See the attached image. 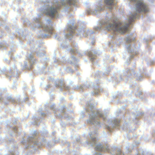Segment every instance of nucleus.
Listing matches in <instances>:
<instances>
[{
  "instance_id": "obj_13",
  "label": "nucleus",
  "mask_w": 155,
  "mask_h": 155,
  "mask_svg": "<svg viewBox=\"0 0 155 155\" xmlns=\"http://www.w3.org/2000/svg\"><path fill=\"white\" fill-rule=\"evenodd\" d=\"M96 118V117H95L94 118V119H95Z\"/></svg>"
},
{
  "instance_id": "obj_1",
  "label": "nucleus",
  "mask_w": 155,
  "mask_h": 155,
  "mask_svg": "<svg viewBox=\"0 0 155 155\" xmlns=\"http://www.w3.org/2000/svg\"><path fill=\"white\" fill-rule=\"evenodd\" d=\"M137 14H135L130 17L129 19V23L124 25L121 23L114 22L113 24H109L107 28L109 30L111 29L115 31H117L121 33H124L127 31L128 28L131 22L134 21L135 18Z\"/></svg>"
},
{
  "instance_id": "obj_15",
  "label": "nucleus",
  "mask_w": 155,
  "mask_h": 155,
  "mask_svg": "<svg viewBox=\"0 0 155 155\" xmlns=\"http://www.w3.org/2000/svg\"><path fill=\"white\" fill-rule=\"evenodd\" d=\"M56 5H58V3H56Z\"/></svg>"
},
{
  "instance_id": "obj_6",
  "label": "nucleus",
  "mask_w": 155,
  "mask_h": 155,
  "mask_svg": "<svg viewBox=\"0 0 155 155\" xmlns=\"http://www.w3.org/2000/svg\"><path fill=\"white\" fill-rule=\"evenodd\" d=\"M96 150L98 151H102L104 150V148L101 145H98L96 147Z\"/></svg>"
},
{
  "instance_id": "obj_11",
  "label": "nucleus",
  "mask_w": 155,
  "mask_h": 155,
  "mask_svg": "<svg viewBox=\"0 0 155 155\" xmlns=\"http://www.w3.org/2000/svg\"><path fill=\"white\" fill-rule=\"evenodd\" d=\"M97 155H101L100 154L97 153Z\"/></svg>"
},
{
  "instance_id": "obj_14",
  "label": "nucleus",
  "mask_w": 155,
  "mask_h": 155,
  "mask_svg": "<svg viewBox=\"0 0 155 155\" xmlns=\"http://www.w3.org/2000/svg\"><path fill=\"white\" fill-rule=\"evenodd\" d=\"M130 0L131 1H134L135 0Z\"/></svg>"
},
{
  "instance_id": "obj_16",
  "label": "nucleus",
  "mask_w": 155,
  "mask_h": 155,
  "mask_svg": "<svg viewBox=\"0 0 155 155\" xmlns=\"http://www.w3.org/2000/svg\"><path fill=\"white\" fill-rule=\"evenodd\" d=\"M108 150V149H107V151Z\"/></svg>"
},
{
  "instance_id": "obj_9",
  "label": "nucleus",
  "mask_w": 155,
  "mask_h": 155,
  "mask_svg": "<svg viewBox=\"0 0 155 155\" xmlns=\"http://www.w3.org/2000/svg\"><path fill=\"white\" fill-rule=\"evenodd\" d=\"M100 117H102L103 115H102V114H100Z\"/></svg>"
},
{
  "instance_id": "obj_4",
  "label": "nucleus",
  "mask_w": 155,
  "mask_h": 155,
  "mask_svg": "<svg viewBox=\"0 0 155 155\" xmlns=\"http://www.w3.org/2000/svg\"><path fill=\"white\" fill-rule=\"evenodd\" d=\"M76 2L75 0H61V3L62 5H65L67 3L69 5H74Z\"/></svg>"
},
{
  "instance_id": "obj_8",
  "label": "nucleus",
  "mask_w": 155,
  "mask_h": 155,
  "mask_svg": "<svg viewBox=\"0 0 155 155\" xmlns=\"http://www.w3.org/2000/svg\"><path fill=\"white\" fill-rule=\"evenodd\" d=\"M69 29L70 30V31H71L72 33H74V30L72 29V27L69 26Z\"/></svg>"
},
{
  "instance_id": "obj_5",
  "label": "nucleus",
  "mask_w": 155,
  "mask_h": 155,
  "mask_svg": "<svg viewBox=\"0 0 155 155\" xmlns=\"http://www.w3.org/2000/svg\"><path fill=\"white\" fill-rule=\"evenodd\" d=\"M115 0H104V3L107 6H110L109 8L111 9L112 6L114 5Z\"/></svg>"
},
{
  "instance_id": "obj_7",
  "label": "nucleus",
  "mask_w": 155,
  "mask_h": 155,
  "mask_svg": "<svg viewBox=\"0 0 155 155\" xmlns=\"http://www.w3.org/2000/svg\"><path fill=\"white\" fill-rule=\"evenodd\" d=\"M53 29L52 28H50L46 30V31L49 32L51 34L52 33V31H53Z\"/></svg>"
},
{
  "instance_id": "obj_2",
  "label": "nucleus",
  "mask_w": 155,
  "mask_h": 155,
  "mask_svg": "<svg viewBox=\"0 0 155 155\" xmlns=\"http://www.w3.org/2000/svg\"><path fill=\"white\" fill-rule=\"evenodd\" d=\"M148 9L146 5L142 1H139L136 4V11L137 13L141 12L146 13Z\"/></svg>"
},
{
  "instance_id": "obj_10",
  "label": "nucleus",
  "mask_w": 155,
  "mask_h": 155,
  "mask_svg": "<svg viewBox=\"0 0 155 155\" xmlns=\"http://www.w3.org/2000/svg\"><path fill=\"white\" fill-rule=\"evenodd\" d=\"M60 7V6H58L57 8H59Z\"/></svg>"
},
{
  "instance_id": "obj_12",
  "label": "nucleus",
  "mask_w": 155,
  "mask_h": 155,
  "mask_svg": "<svg viewBox=\"0 0 155 155\" xmlns=\"http://www.w3.org/2000/svg\"><path fill=\"white\" fill-rule=\"evenodd\" d=\"M109 128H109V127H107V129H108L109 130Z\"/></svg>"
},
{
  "instance_id": "obj_3",
  "label": "nucleus",
  "mask_w": 155,
  "mask_h": 155,
  "mask_svg": "<svg viewBox=\"0 0 155 155\" xmlns=\"http://www.w3.org/2000/svg\"><path fill=\"white\" fill-rule=\"evenodd\" d=\"M46 14L51 17H54L57 13V8L51 7L47 9L45 12Z\"/></svg>"
}]
</instances>
